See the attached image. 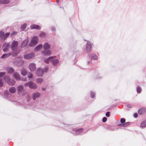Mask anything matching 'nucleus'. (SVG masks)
Instances as JSON below:
<instances>
[{"mask_svg":"<svg viewBox=\"0 0 146 146\" xmlns=\"http://www.w3.org/2000/svg\"><path fill=\"white\" fill-rule=\"evenodd\" d=\"M88 64H89V62H88Z\"/></svg>","mask_w":146,"mask_h":146,"instance_id":"nucleus-52","label":"nucleus"},{"mask_svg":"<svg viewBox=\"0 0 146 146\" xmlns=\"http://www.w3.org/2000/svg\"><path fill=\"white\" fill-rule=\"evenodd\" d=\"M3 85V84L2 82V80L1 79H0V87L2 86Z\"/></svg>","mask_w":146,"mask_h":146,"instance_id":"nucleus-39","label":"nucleus"},{"mask_svg":"<svg viewBox=\"0 0 146 146\" xmlns=\"http://www.w3.org/2000/svg\"><path fill=\"white\" fill-rule=\"evenodd\" d=\"M18 46V43L17 41L14 40L12 43L11 48L13 50H15L17 48Z\"/></svg>","mask_w":146,"mask_h":146,"instance_id":"nucleus-5","label":"nucleus"},{"mask_svg":"<svg viewBox=\"0 0 146 146\" xmlns=\"http://www.w3.org/2000/svg\"><path fill=\"white\" fill-rule=\"evenodd\" d=\"M5 72H0V78L2 77L3 76L5 75Z\"/></svg>","mask_w":146,"mask_h":146,"instance_id":"nucleus-38","label":"nucleus"},{"mask_svg":"<svg viewBox=\"0 0 146 146\" xmlns=\"http://www.w3.org/2000/svg\"><path fill=\"white\" fill-rule=\"evenodd\" d=\"M35 56L34 53H31L24 56V58L26 59H29L34 57Z\"/></svg>","mask_w":146,"mask_h":146,"instance_id":"nucleus-4","label":"nucleus"},{"mask_svg":"<svg viewBox=\"0 0 146 146\" xmlns=\"http://www.w3.org/2000/svg\"><path fill=\"white\" fill-rule=\"evenodd\" d=\"M129 124V122H126L125 123L122 124H120L118 125V126H119L126 127Z\"/></svg>","mask_w":146,"mask_h":146,"instance_id":"nucleus-25","label":"nucleus"},{"mask_svg":"<svg viewBox=\"0 0 146 146\" xmlns=\"http://www.w3.org/2000/svg\"><path fill=\"white\" fill-rule=\"evenodd\" d=\"M137 93H140L141 90V88L139 87H137Z\"/></svg>","mask_w":146,"mask_h":146,"instance_id":"nucleus-35","label":"nucleus"},{"mask_svg":"<svg viewBox=\"0 0 146 146\" xmlns=\"http://www.w3.org/2000/svg\"><path fill=\"white\" fill-rule=\"evenodd\" d=\"M7 70L8 73L9 74L12 73L14 72V69L13 68L11 67L7 68Z\"/></svg>","mask_w":146,"mask_h":146,"instance_id":"nucleus-18","label":"nucleus"},{"mask_svg":"<svg viewBox=\"0 0 146 146\" xmlns=\"http://www.w3.org/2000/svg\"><path fill=\"white\" fill-rule=\"evenodd\" d=\"M107 120V118L106 117H104L102 119V121L104 122H105Z\"/></svg>","mask_w":146,"mask_h":146,"instance_id":"nucleus-40","label":"nucleus"},{"mask_svg":"<svg viewBox=\"0 0 146 146\" xmlns=\"http://www.w3.org/2000/svg\"><path fill=\"white\" fill-rule=\"evenodd\" d=\"M16 91V89L15 87H11L9 89V92L12 94L15 93Z\"/></svg>","mask_w":146,"mask_h":146,"instance_id":"nucleus-24","label":"nucleus"},{"mask_svg":"<svg viewBox=\"0 0 146 146\" xmlns=\"http://www.w3.org/2000/svg\"><path fill=\"white\" fill-rule=\"evenodd\" d=\"M42 46H43L42 44H39L34 48V50L36 51H38L42 48Z\"/></svg>","mask_w":146,"mask_h":146,"instance_id":"nucleus-17","label":"nucleus"},{"mask_svg":"<svg viewBox=\"0 0 146 146\" xmlns=\"http://www.w3.org/2000/svg\"><path fill=\"white\" fill-rule=\"evenodd\" d=\"M6 38L5 35L4 34L3 32L0 31V38L2 39H4Z\"/></svg>","mask_w":146,"mask_h":146,"instance_id":"nucleus-20","label":"nucleus"},{"mask_svg":"<svg viewBox=\"0 0 146 146\" xmlns=\"http://www.w3.org/2000/svg\"><path fill=\"white\" fill-rule=\"evenodd\" d=\"M17 33V32H13L11 34V36H13L15 34Z\"/></svg>","mask_w":146,"mask_h":146,"instance_id":"nucleus-45","label":"nucleus"},{"mask_svg":"<svg viewBox=\"0 0 146 146\" xmlns=\"http://www.w3.org/2000/svg\"><path fill=\"white\" fill-rule=\"evenodd\" d=\"M50 46L49 44L48 43H46L43 46V48L45 50H47L50 48Z\"/></svg>","mask_w":146,"mask_h":146,"instance_id":"nucleus-21","label":"nucleus"},{"mask_svg":"<svg viewBox=\"0 0 146 146\" xmlns=\"http://www.w3.org/2000/svg\"><path fill=\"white\" fill-rule=\"evenodd\" d=\"M42 91H45L46 90V88H45L42 87Z\"/></svg>","mask_w":146,"mask_h":146,"instance_id":"nucleus-48","label":"nucleus"},{"mask_svg":"<svg viewBox=\"0 0 146 146\" xmlns=\"http://www.w3.org/2000/svg\"><path fill=\"white\" fill-rule=\"evenodd\" d=\"M10 2L9 0H1V3L2 4H6Z\"/></svg>","mask_w":146,"mask_h":146,"instance_id":"nucleus-29","label":"nucleus"},{"mask_svg":"<svg viewBox=\"0 0 146 146\" xmlns=\"http://www.w3.org/2000/svg\"><path fill=\"white\" fill-rule=\"evenodd\" d=\"M22 81H26L27 80L26 78H24L22 79H21Z\"/></svg>","mask_w":146,"mask_h":146,"instance_id":"nucleus-47","label":"nucleus"},{"mask_svg":"<svg viewBox=\"0 0 146 146\" xmlns=\"http://www.w3.org/2000/svg\"><path fill=\"white\" fill-rule=\"evenodd\" d=\"M145 110L144 109H141L138 110V112L139 114L141 115L145 112Z\"/></svg>","mask_w":146,"mask_h":146,"instance_id":"nucleus-30","label":"nucleus"},{"mask_svg":"<svg viewBox=\"0 0 146 146\" xmlns=\"http://www.w3.org/2000/svg\"><path fill=\"white\" fill-rule=\"evenodd\" d=\"M146 126V121L142 122L140 125V127L144 128Z\"/></svg>","mask_w":146,"mask_h":146,"instance_id":"nucleus-27","label":"nucleus"},{"mask_svg":"<svg viewBox=\"0 0 146 146\" xmlns=\"http://www.w3.org/2000/svg\"><path fill=\"white\" fill-rule=\"evenodd\" d=\"M38 38L36 36H34L32 38L30 42L29 45L31 47L35 46L38 42Z\"/></svg>","mask_w":146,"mask_h":146,"instance_id":"nucleus-3","label":"nucleus"},{"mask_svg":"<svg viewBox=\"0 0 146 146\" xmlns=\"http://www.w3.org/2000/svg\"><path fill=\"white\" fill-rule=\"evenodd\" d=\"M4 80L5 79V76L4 77Z\"/></svg>","mask_w":146,"mask_h":146,"instance_id":"nucleus-51","label":"nucleus"},{"mask_svg":"<svg viewBox=\"0 0 146 146\" xmlns=\"http://www.w3.org/2000/svg\"><path fill=\"white\" fill-rule=\"evenodd\" d=\"M91 47L92 45L91 44L90 42H87L86 46V49L87 51H90V49L91 48Z\"/></svg>","mask_w":146,"mask_h":146,"instance_id":"nucleus-15","label":"nucleus"},{"mask_svg":"<svg viewBox=\"0 0 146 146\" xmlns=\"http://www.w3.org/2000/svg\"><path fill=\"white\" fill-rule=\"evenodd\" d=\"M11 53H8L6 54H4L3 55L1 58H5L9 56H11Z\"/></svg>","mask_w":146,"mask_h":146,"instance_id":"nucleus-23","label":"nucleus"},{"mask_svg":"<svg viewBox=\"0 0 146 146\" xmlns=\"http://www.w3.org/2000/svg\"><path fill=\"white\" fill-rule=\"evenodd\" d=\"M29 88L30 89H36L37 88V86L35 83L31 81L30 82Z\"/></svg>","mask_w":146,"mask_h":146,"instance_id":"nucleus-8","label":"nucleus"},{"mask_svg":"<svg viewBox=\"0 0 146 146\" xmlns=\"http://www.w3.org/2000/svg\"><path fill=\"white\" fill-rule=\"evenodd\" d=\"M27 25L26 24H24L21 27L20 29L21 31H23L25 29Z\"/></svg>","mask_w":146,"mask_h":146,"instance_id":"nucleus-32","label":"nucleus"},{"mask_svg":"<svg viewBox=\"0 0 146 146\" xmlns=\"http://www.w3.org/2000/svg\"><path fill=\"white\" fill-rule=\"evenodd\" d=\"M29 42V40L28 39H27L24 40L22 43L21 46L22 47H24L26 46L28 42Z\"/></svg>","mask_w":146,"mask_h":146,"instance_id":"nucleus-13","label":"nucleus"},{"mask_svg":"<svg viewBox=\"0 0 146 146\" xmlns=\"http://www.w3.org/2000/svg\"><path fill=\"white\" fill-rule=\"evenodd\" d=\"M17 91L18 94L21 96L25 95L27 93V92L24 89L23 86L21 85L18 86Z\"/></svg>","mask_w":146,"mask_h":146,"instance_id":"nucleus-1","label":"nucleus"},{"mask_svg":"<svg viewBox=\"0 0 146 146\" xmlns=\"http://www.w3.org/2000/svg\"><path fill=\"white\" fill-rule=\"evenodd\" d=\"M30 27L31 29H40V27L38 25H31Z\"/></svg>","mask_w":146,"mask_h":146,"instance_id":"nucleus-16","label":"nucleus"},{"mask_svg":"<svg viewBox=\"0 0 146 146\" xmlns=\"http://www.w3.org/2000/svg\"><path fill=\"white\" fill-rule=\"evenodd\" d=\"M40 93L38 92H36L33 93L32 94L33 99L35 100L36 99L38 98L40 96Z\"/></svg>","mask_w":146,"mask_h":146,"instance_id":"nucleus-7","label":"nucleus"},{"mask_svg":"<svg viewBox=\"0 0 146 146\" xmlns=\"http://www.w3.org/2000/svg\"><path fill=\"white\" fill-rule=\"evenodd\" d=\"M54 58L53 60L52 61V63L54 65L57 64L58 63L59 61L58 59L56 58V56H54Z\"/></svg>","mask_w":146,"mask_h":146,"instance_id":"nucleus-19","label":"nucleus"},{"mask_svg":"<svg viewBox=\"0 0 146 146\" xmlns=\"http://www.w3.org/2000/svg\"><path fill=\"white\" fill-rule=\"evenodd\" d=\"M10 35V33H6L5 34V36L6 38L8 37Z\"/></svg>","mask_w":146,"mask_h":146,"instance_id":"nucleus-44","label":"nucleus"},{"mask_svg":"<svg viewBox=\"0 0 146 146\" xmlns=\"http://www.w3.org/2000/svg\"><path fill=\"white\" fill-rule=\"evenodd\" d=\"M13 77L17 80H19L20 79V75L17 72H15L13 74Z\"/></svg>","mask_w":146,"mask_h":146,"instance_id":"nucleus-12","label":"nucleus"},{"mask_svg":"<svg viewBox=\"0 0 146 146\" xmlns=\"http://www.w3.org/2000/svg\"><path fill=\"white\" fill-rule=\"evenodd\" d=\"M110 112L109 111L107 112L106 113V116L107 117H109L110 116Z\"/></svg>","mask_w":146,"mask_h":146,"instance_id":"nucleus-41","label":"nucleus"},{"mask_svg":"<svg viewBox=\"0 0 146 146\" xmlns=\"http://www.w3.org/2000/svg\"><path fill=\"white\" fill-rule=\"evenodd\" d=\"M95 94L94 92H91L90 95L91 98H94L95 97Z\"/></svg>","mask_w":146,"mask_h":146,"instance_id":"nucleus-33","label":"nucleus"},{"mask_svg":"<svg viewBox=\"0 0 146 146\" xmlns=\"http://www.w3.org/2000/svg\"><path fill=\"white\" fill-rule=\"evenodd\" d=\"M5 81L7 82L8 84L11 86L14 85L15 84V81L13 79H9V78H7L5 79Z\"/></svg>","mask_w":146,"mask_h":146,"instance_id":"nucleus-9","label":"nucleus"},{"mask_svg":"<svg viewBox=\"0 0 146 146\" xmlns=\"http://www.w3.org/2000/svg\"><path fill=\"white\" fill-rule=\"evenodd\" d=\"M29 69L32 72L35 70L36 69L35 64L34 63L30 64L29 66Z\"/></svg>","mask_w":146,"mask_h":146,"instance_id":"nucleus-6","label":"nucleus"},{"mask_svg":"<svg viewBox=\"0 0 146 146\" xmlns=\"http://www.w3.org/2000/svg\"><path fill=\"white\" fill-rule=\"evenodd\" d=\"M4 93L5 94L7 95V94H8V92L6 91Z\"/></svg>","mask_w":146,"mask_h":146,"instance_id":"nucleus-49","label":"nucleus"},{"mask_svg":"<svg viewBox=\"0 0 146 146\" xmlns=\"http://www.w3.org/2000/svg\"><path fill=\"white\" fill-rule=\"evenodd\" d=\"M42 53L44 55L49 56L51 54V50H45L42 52Z\"/></svg>","mask_w":146,"mask_h":146,"instance_id":"nucleus-10","label":"nucleus"},{"mask_svg":"<svg viewBox=\"0 0 146 146\" xmlns=\"http://www.w3.org/2000/svg\"><path fill=\"white\" fill-rule=\"evenodd\" d=\"M13 55L14 56H16L14 54H13Z\"/></svg>","mask_w":146,"mask_h":146,"instance_id":"nucleus-50","label":"nucleus"},{"mask_svg":"<svg viewBox=\"0 0 146 146\" xmlns=\"http://www.w3.org/2000/svg\"><path fill=\"white\" fill-rule=\"evenodd\" d=\"M127 106L129 108H132V106L130 104H128L127 105Z\"/></svg>","mask_w":146,"mask_h":146,"instance_id":"nucleus-43","label":"nucleus"},{"mask_svg":"<svg viewBox=\"0 0 146 146\" xmlns=\"http://www.w3.org/2000/svg\"><path fill=\"white\" fill-rule=\"evenodd\" d=\"M91 57L92 59L96 60L98 59V57L97 56L94 54H92Z\"/></svg>","mask_w":146,"mask_h":146,"instance_id":"nucleus-31","label":"nucleus"},{"mask_svg":"<svg viewBox=\"0 0 146 146\" xmlns=\"http://www.w3.org/2000/svg\"><path fill=\"white\" fill-rule=\"evenodd\" d=\"M21 74L23 76L26 75L27 74V72L26 70L23 69L21 71Z\"/></svg>","mask_w":146,"mask_h":146,"instance_id":"nucleus-28","label":"nucleus"},{"mask_svg":"<svg viewBox=\"0 0 146 146\" xmlns=\"http://www.w3.org/2000/svg\"><path fill=\"white\" fill-rule=\"evenodd\" d=\"M125 121V119L124 118H121L120 119V122L122 123H124Z\"/></svg>","mask_w":146,"mask_h":146,"instance_id":"nucleus-36","label":"nucleus"},{"mask_svg":"<svg viewBox=\"0 0 146 146\" xmlns=\"http://www.w3.org/2000/svg\"><path fill=\"white\" fill-rule=\"evenodd\" d=\"M46 34L44 33H42L40 34L39 35L40 36L44 37L45 36Z\"/></svg>","mask_w":146,"mask_h":146,"instance_id":"nucleus-37","label":"nucleus"},{"mask_svg":"<svg viewBox=\"0 0 146 146\" xmlns=\"http://www.w3.org/2000/svg\"><path fill=\"white\" fill-rule=\"evenodd\" d=\"M43 80L41 78H39L36 80V82L37 84H41L43 82Z\"/></svg>","mask_w":146,"mask_h":146,"instance_id":"nucleus-26","label":"nucleus"},{"mask_svg":"<svg viewBox=\"0 0 146 146\" xmlns=\"http://www.w3.org/2000/svg\"><path fill=\"white\" fill-rule=\"evenodd\" d=\"M29 84H30V82L26 83L25 84V85L26 86H29Z\"/></svg>","mask_w":146,"mask_h":146,"instance_id":"nucleus-42","label":"nucleus"},{"mask_svg":"<svg viewBox=\"0 0 146 146\" xmlns=\"http://www.w3.org/2000/svg\"><path fill=\"white\" fill-rule=\"evenodd\" d=\"M48 70V68L47 67L45 68L44 69H42L40 68H39L36 71V74L38 76H41L43 75L44 72H46Z\"/></svg>","mask_w":146,"mask_h":146,"instance_id":"nucleus-2","label":"nucleus"},{"mask_svg":"<svg viewBox=\"0 0 146 146\" xmlns=\"http://www.w3.org/2000/svg\"><path fill=\"white\" fill-rule=\"evenodd\" d=\"M134 117H135L136 118L137 117V114L136 113H135L134 114Z\"/></svg>","mask_w":146,"mask_h":146,"instance_id":"nucleus-46","label":"nucleus"},{"mask_svg":"<svg viewBox=\"0 0 146 146\" xmlns=\"http://www.w3.org/2000/svg\"><path fill=\"white\" fill-rule=\"evenodd\" d=\"M54 58V57L50 56L48 57V58H46L45 59L44 62L45 63L48 64L50 62H52V61L53 60Z\"/></svg>","mask_w":146,"mask_h":146,"instance_id":"nucleus-11","label":"nucleus"},{"mask_svg":"<svg viewBox=\"0 0 146 146\" xmlns=\"http://www.w3.org/2000/svg\"><path fill=\"white\" fill-rule=\"evenodd\" d=\"M3 46L5 48L3 49V51L5 52H7L9 48V43H5L4 44Z\"/></svg>","mask_w":146,"mask_h":146,"instance_id":"nucleus-14","label":"nucleus"},{"mask_svg":"<svg viewBox=\"0 0 146 146\" xmlns=\"http://www.w3.org/2000/svg\"><path fill=\"white\" fill-rule=\"evenodd\" d=\"M83 131V129L81 128L80 129H78L76 130L75 134V135H78L80 133L82 132Z\"/></svg>","mask_w":146,"mask_h":146,"instance_id":"nucleus-22","label":"nucleus"},{"mask_svg":"<svg viewBox=\"0 0 146 146\" xmlns=\"http://www.w3.org/2000/svg\"><path fill=\"white\" fill-rule=\"evenodd\" d=\"M33 75L32 73L29 72L28 75V77L29 78H32L33 77Z\"/></svg>","mask_w":146,"mask_h":146,"instance_id":"nucleus-34","label":"nucleus"}]
</instances>
